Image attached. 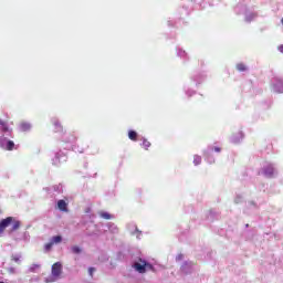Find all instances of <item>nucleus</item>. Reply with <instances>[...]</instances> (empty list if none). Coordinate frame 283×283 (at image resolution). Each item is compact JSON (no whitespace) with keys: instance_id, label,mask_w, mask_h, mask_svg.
<instances>
[{"instance_id":"4c0bfd02","label":"nucleus","mask_w":283,"mask_h":283,"mask_svg":"<svg viewBox=\"0 0 283 283\" xmlns=\"http://www.w3.org/2000/svg\"><path fill=\"white\" fill-rule=\"evenodd\" d=\"M279 51L283 54V44L279 46Z\"/></svg>"},{"instance_id":"6ab92c4d","label":"nucleus","mask_w":283,"mask_h":283,"mask_svg":"<svg viewBox=\"0 0 283 283\" xmlns=\"http://www.w3.org/2000/svg\"><path fill=\"white\" fill-rule=\"evenodd\" d=\"M177 55H178L180 59H184V61H187V52L184 51L182 49H177Z\"/></svg>"},{"instance_id":"f03ea898","label":"nucleus","mask_w":283,"mask_h":283,"mask_svg":"<svg viewBox=\"0 0 283 283\" xmlns=\"http://www.w3.org/2000/svg\"><path fill=\"white\" fill-rule=\"evenodd\" d=\"M235 14H243L245 23H251V21H255L258 18V11H254L253 8H249L247 1L239 2L234 8Z\"/></svg>"},{"instance_id":"c85d7f7f","label":"nucleus","mask_w":283,"mask_h":283,"mask_svg":"<svg viewBox=\"0 0 283 283\" xmlns=\"http://www.w3.org/2000/svg\"><path fill=\"white\" fill-rule=\"evenodd\" d=\"M142 145L146 149H149V147H151V143H149V140H147L146 138H143V144Z\"/></svg>"},{"instance_id":"dca6fc26","label":"nucleus","mask_w":283,"mask_h":283,"mask_svg":"<svg viewBox=\"0 0 283 283\" xmlns=\"http://www.w3.org/2000/svg\"><path fill=\"white\" fill-rule=\"evenodd\" d=\"M71 253H73L74 255H81V253H83V249H81V247L78 245H72Z\"/></svg>"},{"instance_id":"58836bf2","label":"nucleus","mask_w":283,"mask_h":283,"mask_svg":"<svg viewBox=\"0 0 283 283\" xmlns=\"http://www.w3.org/2000/svg\"><path fill=\"white\" fill-rule=\"evenodd\" d=\"M15 272V269L14 268H10L9 269V273H14Z\"/></svg>"},{"instance_id":"cd10ccee","label":"nucleus","mask_w":283,"mask_h":283,"mask_svg":"<svg viewBox=\"0 0 283 283\" xmlns=\"http://www.w3.org/2000/svg\"><path fill=\"white\" fill-rule=\"evenodd\" d=\"M101 218H103L104 220H112V214H109L108 212H101Z\"/></svg>"},{"instance_id":"9b49d317","label":"nucleus","mask_w":283,"mask_h":283,"mask_svg":"<svg viewBox=\"0 0 283 283\" xmlns=\"http://www.w3.org/2000/svg\"><path fill=\"white\" fill-rule=\"evenodd\" d=\"M182 273L189 274L191 271H193V263L192 262H185L181 265Z\"/></svg>"},{"instance_id":"f8f14e48","label":"nucleus","mask_w":283,"mask_h":283,"mask_svg":"<svg viewBox=\"0 0 283 283\" xmlns=\"http://www.w3.org/2000/svg\"><path fill=\"white\" fill-rule=\"evenodd\" d=\"M57 209H59L60 211L67 212V202H66L65 200H63V199H60V200L57 201Z\"/></svg>"},{"instance_id":"a211bd4d","label":"nucleus","mask_w":283,"mask_h":283,"mask_svg":"<svg viewBox=\"0 0 283 283\" xmlns=\"http://www.w3.org/2000/svg\"><path fill=\"white\" fill-rule=\"evenodd\" d=\"M50 241H51L53 244H61V242H63V237H61V235H55V237H52Z\"/></svg>"},{"instance_id":"473e14b6","label":"nucleus","mask_w":283,"mask_h":283,"mask_svg":"<svg viewBox=\"0 0 283 283\" xmlns=\"http://www.w3.org/2000/svg\"><path fill=\"white\" fill-rule=\"evenodd\" d=\"M21 227V223L19 221H15L12 226V231H17Z\"/></svg>"},{"instance_id":"aec40b11","label":"nucleus","mask_w":283,"mask_h":283,"mask_svg":"<svg viewBox=\"0 0 283 283\" xmlns=\"http://www.w3.org/2000/svg\"><path fill=\"white\" fill-rule=\"evenodd\" d=\"M53 125L55 127V132H63V126L59 123V119H53Z\"/></svg>"},{"instance_id":"b1692460","label":"nucleus","mask_w":283,"mask_h":283,"mask_svg":"<svg viewBox=\"0 0 283 283\" xmlns=\"http://www.w3.org/2000/svg\"><path fill=\"white\" fill-rule=\"evenodd\" d=\"M36 269H41V265L40 264H32L29 268V273H36Z\"/></svg>"},{"instance_id":"7c9ffc66","label":"nucleus","mask_w":283,"mask_h":283,"mask_svg":"<svg viewBox=\"0 0 283 283\" xmlns=\"http://www.w3.org/2000/svg\"><path fill=\"white\" fill-rule=\"evenodd\" d=\"M248 207H249L250 209H258V203L254 202V201H249V202H248Z\"/></svg>"},{"instance_id":"412c9836","label":"nucleus","mask_w":283,"mask_h":283,"mask_svg":"<svg viewBox=\"0 0 283 283\" xmlns=\"http://www.w3.org/2000/svg\"><path fill=\"white\" fill-rule=\"evenodd\" d=\"M203 80H205V75L192 77V81L196 83V85H200Z\"/></svg>"},{"instance_id":"2f4dec72","label":"nucleus","mask_w":283,"mask_h":283,"mask_svg":"<svg viewBox=\"0 0 283 283\" xmlns=\"http://www.w3.org/2000/svg\"><path fill=\"white\" fill-rule=\"evenodd\" d=\"M52 247H54V243L50 241L49 243H46V244L44 245V250H45V251H51V250H52Z\"/></svg>"},{"instance_id":"72a5a7b5","label":"nucleus","mask_w":283,"mask_h":283,"mask_svg":"<svg viewBox=\"0 0 283 283\" xmlns=\"http://www.w3.org/2000/svg\"><path fill=\"white\" fill-rule=\"evenodd\" d=\"M186 94H187V96H193V94H196V93L188 88V90H186Z\"/></svg>"},{"instance_id":"4be33fe9","label":"nucleus","mask_w":283,"mask_h":283,"mask_svg":"<svg viewBox=\"0 0 283 283\" xmlns=\"http://www.w3.org/2000/svg\"><path fill=\"white\" fill-rule=\"evenodd\" d=\"M128 138L130 140H136V138H138V133H136L135 130H129L128 132Z\"/></svg>"},{"instance_id":"c756f323","label":"nucleus","mask_w":283,"mask_h":283,"mask_svg":"<svg viewBox=\"0 0 283 283\" xmlns=\"http://www.w3.org/2000/svg\"><path fill=\"white\" fill-rule=\"evenodd\" d=\"M133 228L135 229V232H132V235H136L137 233V239L140 240V231L138 230V228L136 226L133 224Z\"/></svg>"},{"instance_id":"1a4fd4ad","label":"nucleus","mask_w":283,"mask_h":283,"mask_svg":"<svg viewBox=\"0 0 283 283\" xmlns=\"http://www.w3.org/2000/svg\"><path fill=\"white\" fill-rule=\"evenodd\" d=\"M12 220H13L12 217H8L0 221V235H2L3 231H6V229H8V227H10V224H12Z\"/></svg>"},{"instance_id":"ea45409f","label":"nucleus","mask_w":283,"mask_h":283,"mask_svg":"<svg viewBox=\"0 0 283 283\" xmlns=\"http://www.w3.org/2000/svg\"><path fill=\"white\" fill-rule=\"evenodd\" d=\"M77 151H80V154H83V149L82 150H77Z\"/></svg>"},{"instance_id":"f257e3e1","label":"nucleus","mask_w":283,"mask_h":283,"mask_svg":"<svg viewBox=\"0 0 283 283\" xmlns=\"http://www.w3.org/2000/svg\"><path fill=\"white\" fill-rule=\"evenodd\" d=\"M12 138V130L8 127V124L0 120V148L6 151H12L14 149V142L10 140Z\"/></svg>"},{"instance_id":"39448f33","label":"nucleus","mask_w":283,"mask_h":283,"mask_svg":"<svg viewBox=\"0 0 283 283\" xmlns=\"http://www.w3.org/2000/svg\"><path fill=\"white\" fill-rule=\"evenodd\" d=\"M259 174L265 178H275L277 176V168L273 164H265Z\"/></svg>"},{"instance_id":"4468645a","label":"nucleus","mask_w":283,"mask_h":283,"mask_svg":"<svg viewBox=\"0 0 283 283\" xmlns=\"http://www.w3.org/2000/svg\"><path fill=\"white\" fill-rule=\"evenodd\" d=\"M20 129H21V132H30V129H32V124H30L28 122H22L20 124Z\"/></svg>"},{"instance_id":"9d476101","label":"nucleus","mask_w":283,"mask_h":283,"mask_svg":"<svg viewBox=\"0 0 283 283\" xmlns=\"http://www.w3.org/2000/svg\"><path fill=\"white\" fill-rule=\"evenodd\" d=\"M244 140V133L239 132L231 136L230 142L233 143V145H238L239 143H242Z\"/></svg>"},{"instance_id":"a19ab883","label":"nucleus","mask_w":283,"mask_h":283,"mask_svg":"<svg viewBox=\"0 0 283 283\" xmlns=\"http://www.w3.org/2000/svg\"><path fill=\"white\" fill-rule=\"evenodd\" d=\"M0 283H4L3 281H0Z\"/></svg>"},{"instance_id":"20e7f679","label":"nucleus","mask_w":283,"mask_h":283,"mask_svg":"<svg viewBox=\"0 0 283 283\" xmlns=\"http://www.w3.org/2000/svg\"><path fill=\"white\" fill-rule=\"evenodd\" d=\"M63 273V264L61 262H56L51 268V276L46 277V282H56L61 274Z\"/></svg>"},{"instance_id":"f3484780","label":"nucleus","mask_w":283,"mask_h":283,"mask_svg":"<svg viewBox=\"0 0 283 283\" xmlns=\"http://www.w3.org/2000/svg\"><path fill=\"white\" fill-rule=\"evenodd\" d=\"M23 255L21 253H14L11 255V260L15 262V264H21V259Z\"/></svg>"},{"instance_id":"0eeeda50","label":"nucleus","mask_w":283,"mask_h":283,"mask_svg":"<svg viewBox=\"0 0 283 283\" xmlns=\"http://www.w3.org/2000/svg\"><path fill=\"white\" fill-rule=\"evenodd\" d=\"M67 160V156H65V153L63 151H59L55 154L54 158L52 159L53 165H55V167H59V165L61 163H65Z\"/></svg>"},{"instance_id":"6e6552de","label":"nucleus","mask_w":283,"mask_h":283,"mask_svg":"<svg viewBox=\"0 0 283 283\" xmlns=\"http://www.w3.org/2000/svg\"><path fill=\"white\" fill-rule=\"evenodd\" d=\"M203 156L209 165H213V163H216V158H213V146H209L207 150H205Z\"/></svg>"},{"instance_id":"a878e982","label":"nucleus","mask_w":283,"mask_h":283,"mask_svg":"<svg viewBox=\"0 0 283 283\" xmlns=\"http://www.w3.org/2000/svg\"><path fill=\"white\" fill-rule=\"evenodd\" d=\"M237 70L239 72H247V65L240 63V64H237Z\"/></svg>"},{"instance_id":"5701e85b","label":"nucleus","mask_w":283,"mask_h":283,"mask_svg":"<svg viewBox=\"0 0 283 283\" xmlns=\"http://www.w3.org/2000/svg\"><path fill=\"white\" fill-rule=\"evenodd\" d=\"M234 202H235V205H240V203L244 202V197H242V195H237L234 198Z\"/></svg>"},{"instance_id":"423d86ee","label":"nucleus","mask_w":283,"mask_h":283,"mask_svg":"<svg viewBox=\"0 0 283 283\" xmlns=\"http://www.w3.org/2000/svg\"><path fill=\"white\" fill-rule=\"evenodd\" d=\"M272 90L276 94H283V80L280 77L272 78Z\"/></svg>"},{"instance_id":"e433bc0d","label":"nucleus","mask_w":283,"mask_h":283,"mask_svg":"<svg viewBox=\"0 0 283 283\" xmlns=\"http://www.w3.org/2000/svg\"><path fill=\"white\" fill-rule=\"evenodd\" d=\"M213 151H216L217 154H220L221 148L220 147H213Z\"/></svg>"},{"instance_id":"393cba45","label":"nucleus","mask_w":283,"mask_h":283,"mask_svg":"<svg viewBox=\"0 0 283 283\" xmlns=\"http://www.w3.org/2000/svg\"><path fill=\"white\" fill-rule=\"evenodd\" d=\"M202 163V157L195 155L193 156V165L197 167V165H200Z\"/></svg>"},{"instance_id":"f704fd0d","label":"nucleus","mask_w":283,"mask_h":283,"mask_svg":"<svg viewBox=\"0 0 283 283\" xmlns=\"http://www.w3.org/2000/svg\"><path fill=\"white\" fill-rule=\"evenodd\" d=\"M94 271H96V269L94 268L88 269V274L91 275V277L94 275Z\"/></svg>"},{"instance_id":"ddd939ff","label":"nucleus","mask_w":283,"mask_h":283,"mask_svg":"<svg viewBox=\"0 0 283 283\" xmlns=\"http://www.w3.org/2000/svg\"><path fill=\"white\" fill-rule=\"evenodd\" d=\"M63 140H65V143H70L72 145L73 143H76V135H74V134L65 135L63 137Z\"/></svg>"},{"instance_id":"2eb2a0df","label":"nucleus","mask_w":283,"mask_h":283,"mask_svg":"<svg viewBox=\"0 0 283 283\" xmlns=\"http://www.w3.org/2000/svg\"><path fill=\"white\" fill-rule=\"evenodd\" d=\"M107 229H108V231H111V233H113V234L118 233V226L115 224V223H112V222L107 223Z\"/></svg>"},{"instance_id":"bb28decb","label":"nucleus","mask_w":283,"mask_h":283,"mask_svg":"<svg viewBox=\"0 0 283 283\" xmlns=\"http://www.w3.org/2000/svg\"><path fill=\"white\" fill-rule=\"evenodd\" d=\"M52 189H53V191L61 193V191H63V185L53 186Z\"/></svg>"},{"instance_id":"c9c22d12","label":"nucleus","mask_w":283,"mask_h":283,"mask_svg":"<svg viewBox=\"0 0 283 283\" xmlns=\"http://www.w3.org/2000/svg\"><path fill=\"white\" fill-rule=\"evenodd\" d=\"M184 258H185V255L178 254V255L176 256V261H177V262H180V260H182Z\"/></svg>"},{"instance_id":"7ed1b4c3","label":"nucleus","mask_w":283,"mask_h":283,"mask_svg":"<svg viewBox=\"0 0 283 283\" xmlns=\"http://www.w3.org/2000/svg\"><path fill=\"white\" fill-rule=\"evenodd\" d=\"M133 266L138 273H146L147 271H154V265H151V263L143 259H138V261H135Z\"/></svg>"}]
</instances>
